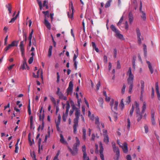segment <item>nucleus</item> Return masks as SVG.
<instances>
[{
	"label": "nucleus",
	"instance_id": "1",
	"mask_svg": "<svg viewBox=\"0 0 160 160\" xmlns=\"http://www.w3.org/2000/svg\"><path fill=\"white\" fill-rule=\"evenodd\" d=\"M110 28L112 31L115 33V36L121 40H124L123 35L120 33L119 31L118 30L115 26L112 24Z\"/></svg>",
	"mask_w": 160,
	"mask_h": 160
},
{
	"label": "nucleus",
	"instance_id": "2",
	"mask_svg": "<svg viewBox=\"0 0 160 160\" xmlns=\"http://www.w3.org/2000/svg\"><path fill=\"white\" fill-rule=\"evenodd\" d=\"M70 108V105L68 101H67L66 103V111L65 113H63L62 118L64 122L66 121V118L68 116L69 109Z\"/></svg>",
	"mask_w": 160,
	"mask_h": 160
},
{
	"label": "nucleus",
	"instance_id": "3",
	"mask_svg": "<svg viewBox=\"0 0 160 160\" xmlns=\"http://www.w3.org/2000/svg\"><path fill=\"white\" fill-rule=\"evenodd\" d=\"M102 134L103 136V142L106 144H108L109 142V138L107 130L103 129L102 130Z\"/></svg>",
	"mask_w": 160,
	"mask_h": 160
},
{
	"label": "nucleus",
	"instance_id": "4",
	"mask_svg": "<svg viewBox=\"0 0 160 160\" xmlns=\"http://www.w3.org/2000/svg\"><path fill=\"white\" fill-rule=\"evenodd\" d=\"M78 145L77 144L74 143L73 145V147L72 148L73 150L72 149L70 148L69 147H68V149L69 151L71 152V154L72 155H75L78 152V149H77V146Z\"/></svg>",
	"mask_w": 160,
	"mask_h": 160
},
{
	"label": "nucleus",
	"instance_id": "5",
	"mask_svg": "<svg viewBox=\"0 0 160 160\" xmlns=\"http://www.w3.org/2000/svg\"><path fill=\"white\" fill-rule=\"evenodd\" d=\"M79 118L75 117L74 120V125H73V132L76 134L77 131V127L78 126V122Z\"/></svg>",
	"mask_w": 160,
	"mask_h": 160
},
{
	"label": "nucleus",
	"instance_id": "6",
	"mask_svg": "<svg viewBox=\"0 0 160 160\" xmlns=\"http://www.w3.org/2000/svg\"><path fill=\"white\" fill-rule=\"evenodd\" d=\"M69 6L70 8H71L72 10V12L71 14H70V15H69V12H68V16L69 18H71L72 19L73 18V14L74 7L73 6V3H72V1H71L69 3Z\"/></svg>",
	"mask_w": 160,
	"mask_h": 160
},
{
	"label": "nucleus",
	"instance_id": "7",
	"mask_svg": "<svg viewBox=\"0 0 160 160\" xmlns=\"http://www.w3.org/2000/svg\"><path fill=\"white\" fill-rule=\"evenodd\" d=\"M119 146L122 148L124 153H127L128 152V144L126 142H124L123 145H119Z\"/></svg>",
	"mask_w": 160,
	"mask_h": 160
},
{
	"label": "nucleus",
	"instance_id": "8",
	"mask_svg": "<svg viewBox=\"0 0 160 160\" xmlns=\"http://www.w3.org/2000/svg\"><path fill=\"white\" fill-rule=\"evenodd\" d=\"M142 2L141 1L140 2V8H139V11L140 12H141L142 13V15L141 16L142 18L143 19V20L145 21L146 20V15L145 12H144L143 11H142Z\"/></svg>",
	"mask_w": 160,
	"mask_h": 160
},
{
	"label": "nucleus",
	"instance_id": "9",
	"mask_svg": "<svg viewBox=\"0 0 160 160\" xmlns=\"http://www.w3.org/2000/svg\"><path fill=\"white\" fill-rule=\"evenodd\" d=\"M73 87V84L72 82V81H70L69 83V86L67 89V94H68L72 92V91Z\"/></svg>",
	"mask_w": 160,
	"mask_h": 160
},
{
	"label": "nucleus",
	"instance_id": "10",
	"mask_svg": "<svg viewBox=\"0 0 160 160\" xmlns=\"http://www.w3.org/2000/svg\"><path fill=\"white\" fill-rule=\"evenodd\" d=\"M113 151L114 152H116V154L117 155V160H118L119 157V150L118 148H116L115 147V145L113 146Z\"/></svg>",
	"mask_w": 160,
	"mask_h": 160
},
{
	"label": "nucleus",
	"instance_id": "11",
	"mask_svg": "<svg viewBox=\"0 0 160 160\" xmlns=\"http://www.w3.org/2000/svg\"><path fill=\"white\" fill-rule=\"evenodd\" d=\"M156 92L157 94L158 99L160 101V93L159 92V87L158 82H157L155 84Z\"/></svg>",
	"mask_w": 160,
	"mask_h": 160
},
{
	"label": "nucleus",
	"instance_id": "12",
	"mask_svg": "<svg viewBox=\"0 0 160 160\" xmlns=\"http://www.w3.org/2000/svg\"><path fill=\"white\" fill-rule=\"evenodd\" d=\"M154 111H152L151 114V122L153 126H155L156 125V122L154 118Z\"/></svg>",
	"mask_w": 160,
	"mask_h": 160
},
{
	"label": "nucleus",
	"instance_id": "13",
	"mask_svg": "<svg viewBox=\"0 0 160 160\" xmlns=\"http://www.w3.org/2000/svg\"><path fill=\"white\" fill-rule=\"evenodd\" d=\"M129 21L130 24H132L133 20V17L132 13L130 12L128 15Z\"/></svg>",
	"mask_w": 160,
	"mask_h": 160
},
{
	"label": "nucleus",
	"instance_id": "14",
	"mask_svg": "<svg viewBox=\"0 0 160 160\" xmlns=\"http://www.w3.org/2000/svg\"><path fill=\"white\" fill-rule=\"evenodd\" d=\"M103 150L104 149L102 144L101 142V159L102 160H104V156L103 153Z\"/></svg>",
	"mask_w": 160,
	"mask_h": 160
},
{
	"label": "nucleus",
	"instance_id": "15",
	"mask_svg": "<svg viewBox=\"0 0 160 160\" xmlns=\"http://www.w3.org/2000/svg\"><path fill=\"white\" fill-rule=\"evenodd\" d=\"M60 142L61 143L63 144H68L67 142L66 141L63 136V135L62 134H60Z\"/></svg>",
	"mask_w": 160,
	"mask_h": 160
},
{
	"label": "nucleus",
	"instance_id": "16",
	"mask_svg": "<svg viewBox=\"0 0 160 160\" xmlns=\"http://www.w3.org/2000/svg\"><path fill=\"white\" fill-rule=\"evenodd\" d=\"M135 104L136 106V114L140 113V108L139 107V104L136 101L135 102Z\"/></svg>",
	"mask_w": 160,
	"mask_h": 160
},
{
	"label": "nucleus",
	"instance_id": "17",
	"mask_svg": "<svg viewBox=\"0 0 160 160\" xmlns=\"http://www.w3.org/2000/svg\"><path fill=\"white\" fill-rule=\"evenodd\" d=\"M147 63L148 65V68H149V70L150 72L151 73V74L153 73V69L152 67L150 62L149 61H147Z\"/></svg>",
	"mask_w": 160,
	"mask_h": 160
},
{
	"label": "nucleus",
	"instance_id": "18",
	"mask_svg": "<svg viewBox=\"0 0 160 160\" xmlns=\"http://www.w3.org/2000/svg\"><path fill=\"white\" fill-rule=\"evenodd\" d=\"M44 24L48 29L49 30H50L51 29V27L50 24L47 20H44Z\"/></svg>",
	"mask_w": 160,
	"mask_h": 160
},
{
	"label": "nucleus",
	"instance_id": "19",
	"mask_svg": "<svg viewBox=\"0 0 160 160\" xmlns=\"http://www.w3.org/2000/svg\"><path fill=\"white\" fill-rule=\"evenodd\" d=\"M57 90L58 91L56 92V94L58 96L59 98V99H61L62 97L63 96V95L61 92L60 91V89L59 88H58Z\"/></svg>",
	"mask_w": 160,
	"mask_h": 160
},
{
	"label": "nucleus",
	"instance_id": "20",
	"mask_svg": "<svg viewBox=\"0 0 160 160\" xmlns=\"http://www.w3.org/2000/svg\"><path fill=\"white\" fill-rule=\"evenodd\" d=\"M42 12L44 15V20H47V18H49L50 17L49 11H42Z\"/></svg>",
	"mask_w": 160,
	"mask_h": 160
},
{
	"label": "nucleus",
	"instance_id": "21",
	"mask_svg": "<svg viewBox=\"0 0 160 160\" xmlns=\"http://www.w3.org/2000/svg\"><path fill=\"white\" fill-rule=\"evenodd\" d=\"M8 9L9 11V13H11L12 12V7L10 3H8L5 6Z\"/></svg>",
	"mask_w": 160,
	"mask_h": 160
},
{
	"label": "nucleus",
	"instance_id": "22",
	"mask_svg": "<svg viewBox=\"0 0 160 160\" xmlns=\"http://www.w3.org/2000/svg\"><path fill=\"white\" fill-rule=\"evenodd\" d=\"M92 44L93 49L95 50L97 52H99V50L98 48L96 47L95 43L94 42H92Z\"/></svg>",
	"mask_w": 160,
	"mask_h": 160
},
{
	"label": "nucleus",
	"instance_id": "23",
	"mask_svg": "<svg viewBox=\"0 0 160 160\" xmlns=\"http://www.w3.org/2000/svg\"><path fill=\"white\" fill-rule=\"evenodd\" d=\"M128 84L130 85L129 90V93H131L132 92V90L133 88V82H130V81L128 82Z\"/></svg>",
	"mask_w": 160,
	"mask_h": 160
},
{
	"label": "nucleus",
	"instance_id": "24",
	"mask_svg": "<svg viewBox=\"0 0 160 160\" xmlns=\"http://www.w3.org/2000/svg\"><path fill=\"white\" fill-rule=\"evenodd\" d=\"M134 78V76L132 74L129 75V77L128 78L127 81L128 82L130 81V82H133V80Z\"/></svg>",
	"mask_w": 160,
	"mask_h": 160
},
{
	"label": "nucleus",
	"instance_id": "25",
	"mask_svg": "<svg viewBox=\"0 0 160 160\" xmlns=\"http://www.w3.org/2000/svg\"><path fill=\"white\" fill-rule=\"evenodd\" d=\"M136 117L137 118V120L138 122H139L142 117V114L138 113L136 114Z\"/></svg>",
	"mask_w": 160,
	"mask_h": 160
},
{
	"label": "nucleus",
	"instance_id": "26",
	"mask_svg": "<svg viewBox=\"0 0 160 160\" xmlns=\"http://www.w3.org/2000/svg\"><path fill=\"white\" fill-rule=\"evenodd\" d=\"M82 132H83V135H82V139L84 140H85L86 138V130L84 128H82Z\"/></svg>",
	"mask_w": 160,
	"mask_h": 160
},
{
	"label": "nucleus",
	"instance_id": "27",
	"mask_svg": "<svg viewBox=\"0 0 160 160\" xmlns=\"http://www.w3.org/2000/svg\"><path fill=\"white\" fill-rule=\"evenodd\" d=\"M19 41H14L12 42L11 44H10L12 46V47H14V46H17L18 44V43Z\"/></svg>",
	"mask_w": 160,
	"mask_h": 160
},
{
	"label": "nucleus",
	"instance_id": "28",
	"mask_svg": "<svg viewBox=\"0 0 160 160\" xmlns=\"http://www.w3.org/2000/svg\"><path fill=\"white\" fill-rule=\"evenodd\" d=\"M52 46H50L49 47L48 51V56L50 57L52 55Z\"/></svg>",
	"mask_w": 160,
	"mask_h": 160
},
{
	"label": "nucleus",
	"instance_id": "29",
	"mask_svg": "<svg viewBox=\"0 0 160 160\" xmlns=\"http://www.w3.org/2000/svg\"><path fill=\"white\" fill-rule=\"evenodd\" d=\"M80 111L79 109H76L75 112V117L79 118L80 114Z\"/></svg>",
	"mask_w": 160,
	"mask_h": 160
},
{
	"label": "nucleus",
	"instance_id": "30",
	"mask_svg": "<svg viewBox=\"0 0 160 160\" xmlns=\"http://www.w3.org/2000/svg\"><path fill=\"white\" fill-rule=\"evenodd\" d=\"M143 47L144 55L145 57H146L147 54V46L145 44H143Z\"/></svg>",
	"mask_w": 160,
	"mask_h": 160
},
{
	"label": "nucleus",
	"instance_id": "31",
	"mask_svg": "<svg viewBox=\"0 0 160 160\" xmlns=\"http://www.w3.org/2000/svg\"><path fill=\"white\" fill-rule=\"evenodd\" d=\"M27 66V63L26 62V59H24V61L23 62V64L21 65V68L23 70L25 68V66Z\"/></svg>",
	"mask_w": 160,
	"mask_h": 160
},
{
	"label": "nucleus",
	"instance_id": "32",
	"mask_svg": "<svg viewBox=\"0 0 160 160\" xmlns=\"http://www.w3.org/2000/svg\"><path fill=\"white\" fill-rule=\"evenodd\" d=\"M112 1V0H109L106 3L105 6V7L106 8H107L109 7L110 6L111 3Z\"/></svg>",
	"mask_w": 160,
	"mask_h": 160
},
{
	"label": "nucleus",
	"instance_id": "33",
	"mask_svg": "<svg viewBox=\"0 0 160 160\" xmlns=\"http://www.w3.org/2000/svg\"><path fill=\"white\" fill-rule=\"evenodd\" d=\"M134 107L133 105H132V108L130 110L129 113L130 116L131 117L133 115V112L134 111Z\"/></svg>",
	"mask_w": 160,
	"mask_h": 160
},
{
	"label": "nucleus",
	"instance_id": "34",
	"mask_svg": "<svg viewBox=\"0 0 160 160\" xmlns=\"http://www.w3.org/2000/svg\"><path fill=\"white\" fill-rule=\"evenodd\" d=\"M12 47V46H11V44H9L8 46H7L6 47H5L4 48V51L5 52H7Z\"/></svg>",
	"mask_w": 160,
	"mask_h": 160
},
{
	"label": "nucleus",
	"instance_id": "35",
	"mask_svg": "<svg viewBox=\"0 0 160 160\" xmlns=\"http://www.w3.org/2000/svg\"><path fill=\"white\" fill-rule=\"evenodd\" d=\"M118 101H115L114 105L113 110L115 111H117L118 110Z\"/></svg>",
	"mask_w": 160,
	"mask_h": 160
},
{
	"label": "nucleus",
	"instance_id": "36",
	"mask_svg": "<svg viewBox=\"0 0 160 160\" xmlns=\"http://www.w3.org/2000/svg\"><path fill=\"white\" fill-rule=\"evenodd\" d=\"M44 111H43L42 115L41 114H39V119L40 120L42 121H43V119L44 117Z\"/></svg>",
	"mask_w": 160,
	"mask_h": 160
},
{
	"label": "nucleus",
	"instance_id": "37",
	"mask_svg": "<svg viewBox=\"0 0 160 160\" xmlns=\"http://www.w3.org/2000/svg\"><path fill=\"white\" fill-rule=\"evenodd\" d=\"M39 72H41L40 74V76L41 77V78L42 80H43V76H42V69H39L37 72V75H38L39 76Z\"/></svg>",
	"mask_w": 160,
	"mask_h": 160
},
{
	"label": "nucleus",
	"instance_id": "38",
	"mask_svg": "<svg viewBox=\"0 0 160 160\" xmlns=\"http://www.w3.org/2000/svg\"><path fill=\"white\" fill-rule=\"evenodd\" d=\"M71 107L72 108V109H73V110H75V109H76H76H78L77 108H76L75 105L74 104L73 102L72 101H71Z\"/></svg>",
	"mask_w": 160,
	"mask_h": 160
},
{
	"label": "nucleus",
	"instance_id": "39",
	"mask_svg": "<svg viewBox=\"0 0 160 160\" xmlns=\"http://www.w3.org/2000/svg\"><path fill=\"white\" fill-rule=\"evenodd\" d=\"M119 106L122 107V109H123L124 107V105L123 103V99H122L120 103L119 104Z\"/></svg>",
	"mask_w": 160,
	"mask_h": 160
},
{
	"label": "nucleus",
	"instance_id": "40",
	"mask_svg": "<svg viewBox=\"0 0 160 160\" xmlns=\"http://www.w3.org/2000/svg\"><path fill=\"white\" fill-rule=\"evenodd\" d=\"M83 160H85V158L87 159V160H90L88 157H87V154L86 152H83Z\"/></svg>",
	"mask_w": 160,
	"mask_h": 160
},
{
	"label": "nucleus",
	"instance_id": "41",
	"mask_svg": "<svg viewBox=\"0 0 160 160\" xmlns=\"http://www.w3.org/2000/svg\"><path fill=\"white\" fill-rule=\"evenodd\" d=\"M136 31L137 34V37L140 36L141 35V33L139 29L138 28H136Z\"/></svg>",
	"mask_w": 160,
	"mask_h": 160
},
{
	"label": "nucleus",
	"instance_id": "42",
	"mask_svg": "<svg viewBox=\"0 0 160 160\" xmlns=\"http://www.w3.org/2000/svg\"><path fill=\"white\" fill-rule=\"evenodd\" d=\"M131 102V96H128L126 98V103L128 105Z\"/></svg>",
	"mask_w": 160,
	"mask_h": 160
},
{
	"label": "nucleus",
	"instance_id": "43",
	"mask_svg": "<svg viewBox=\"0 0 160 160\" xmlns=\"http://www.w3.org/2000/svg\"><path fill=\"white\" fill-rule=\"evenodd\" d=\"M128 125H127V129L128 130L130 129V119L128 118L127 119Z\"/></svg>",
	"mask_w": 160,
	"mask_h": 160
},
{
	"label": "nucleus",
	"instance_id": "44",
	"mask_svg": "<svg viewBox=\"0 0 160 160\" xmlns=\"http://www.w3.org/2000/svg\"><path fill=\"white\" fill-rule=\"evenodd\" d=\"M126 88V85L124 84H123L122 88V91H121L122 93V94H124V93Z\"/></svg>",
	"mask_w": 160,
	"mask_h": 160
},
{
	"label": "nucleus",
	"instance_id": "45",
	"mask_svg": "<svg viewBox=\"0 0 160 160\" xmlns=\"http://www.w3.org/2000/svg\"><path fill=\"white\" fill-rule=\"evenodd\" d=\"M33 33V30H32L31 32L30 33L29 36L28 37V39L29 40H31L32 38V35Z\"/></svg>",
	"mask_w": 160,
	"mask_h": 160
},
{
	"label": "nucleus",
	"instance_id": "46",
	"mask_svg": "<svg viewBox=\"0 0 160 160\" xmlns=\"http://www.w3.org/2000/svg\"><path fill=\"white\" fill-rule=\"evenodd\" d=\"M112 110L113 111V115H114V119H115V120H117L118 119V116H117V113L116 112H115L113 111L112 109Z\"/></svg>",
	"mask_w": 160,
	"mask_h": 160
},
{
	"label": "nucleus",
	"instance_id": "47",
	"mask_svg": "<svg viewBox=\"0 0 160 160\" xmlns=\"http://www.w3.org/2000/svg\"><path fill=\"white\" fill-rule=\"evenodd\" d=\"M140 82L141 84V89H142L143 90V88H144V82L143 81L141 80Z\"/></svg>",
	"mask_w": 160,
	"mask_h": 160
},
{
	"label": "nucleus",
	"instance_id": "48",
	"mask_svg": "<svg viewBox=\"0 0 160 160\" xmlns=\"http://www.w3.org/2000/svg\"><path fill=\"white\" fill-rule=\"evenodd\" d=\"M15 152L16 153H18V143H16V144L15 145Z\"/></svg>",
	"mask_w": 160,
	"mask_h": 160
},
{
	"label": "nucleus",
	"instance_id": "49",
	"mask_svg": "<svg viewBox=\"0 0 160 160\" xmlns=\"http://www.w3.org/2000/svg\"><path fill=\"white\" fill-rule=\"evenodd\" d=\"M48 135H46L45 136L44 141H45V142H47L48 137H50V131H48Z\"/></svg>",
	"mask_w": 160,
	"mask_h": 160
},
{
	"label": "nucleus",
	"instance_id": "50",
	"mask_svg": "<svg viewBox=\"0 0 160 160\" xmlns=\"http://www.w3.org/2000/svg\"><path fill=\"white\" fill-rule=\"evenodd\" d=\"M145 129V132L146 133H147L148 132V127L147 125H145L144 126Z\"/></svg>",
	"mask_w": 160,
	"mask_h": 160
},
{
	"label": "nucleus",
	"instance_id": "51",
	"mask_svg": "<svg viewBox=\"0 0 160 160\" xmlns=\"http://www.w3.org/2000/svg\"><path fill=\"white\" fill-rule=\"evenodd\" d=\"M123 16H122L121 17L120 20H119V22L117 23V25L118 26H119L120 25L121 23L122 22L123 20Z\"/></svg>",
	"mask_w": 160,
	"mask_h": 160
},
{
	"label": "nucleus",
	"instance_id": "52",
	"mask_svg": "<svg viewBox=\"0 0 160 160\" xmlns=\"http://www.w3.org/2000/svg\"><path fill=\"white\" fill-rule=\"evenodd\" d=\"M17 18V17H16V16L15 17L13 18L9 22V23H13L14 22L15 20Z\"/></svg>",
	"mask_w": 160,
	"mask_h": 160
},
{
	"label": "nucleus",
	"instance_id": "53",
	"mask_svg": "<svg viewBox=\"0 0 160 160\" xmlns=\"http://www.w3.org/2000/svg\"><path fill=\"white\" fill-rule=\"evenodd\" d=\"M23 37L24 40L26 42L27 40V35L25 32H23Z\"/></svg>",
	"mask_w": 160,
	"mask_h": 160
},
{
	"label": "nucleus",
	"instance_id": "54",
	"mask_svg": "<svg viewBox=\"0 0 160 160\" xmlns=\"http://www.w3.org/2000/svg\"><path fill=\"white\" fill-rule=\"evenodd\" d=\"M33 60V58L32 57H31L28 60V63L29 64H31Z\"/></svg>",
	"mask_w": 160,
	"mask_h": 160
},
{
	"label": "nucleus",
	"instance_id": "55",
	"mask_svg": "<svg viewBox=\"0 0 160 160\" xmlns=\"http://www.w3.org/2000/svg\"><path fill=\"white\" fill-rule=\"evenodd\" d=\"M28 114L29 115H31V109H30V104H28Z\"/></svg>",
	"mask_w": 160,
	"mask_h": 160
},
{
	"label": "nucleus",
	"instance_id": "56",
	"mask_svg": "<svg viewBox=\"0 0 160 160\" xmlns=\"http://www.w3.org/2000/svg\"><path fill=\"white\" fill-rule=\"evenodd\" d=\"M30 134L29 133L28 134V140L29 141L30 145L32 146V141L31 140V138L30 137Z\"/></svg>",
	"mask_w": 160,
	"mask_h": 160
},
{
	"label": "nucleus",
	"instance_id": "57",
	"mask_svg": "<svg viewBox=\"0 0 160 160\" xmlns=\"http://www.w3.org/2000/svg\"><path fill=\"white\" fill-rule=\"evenodd\" d=\"M95 152L96 154L98 153V145L96 144H95Z\"/></svg>",
	"mask_w": 160,
	"mask_h": 160
},
{
	"label": "nucleus",
	"instance_id": "58",
	"mask_svg": "<svg viewBox=\"0 0 160 160\" xmlns=\"http://www.w3.org/2000/svg\"><path fill=\"white\" fill-rule=\"evenodd\" d=\"M8 36L7 35L4 39V45L6 46L7 44V40L8 39Z\"/></svg>",
	"mask_w": 160,
	"mask_h": 160
},
{
	"label": "nucleus",
	"instance_id": "59",
	"mask_svg": "<svg viewBox=\"0 0 160 160\" xmlns=\"http://www.w3.org/2000/svg\"><path fill=\"white\" fill-rule=\"evenodd\" d=\"M114 103V100L113 99H112L111 101L110 102V105L111 106V109H112V107L113 106Z\"/></svg>",
	"mask_w": 160,
	"mask_h": 160
},
{
	"label": "nucleus",
	"instance_id": "60",
	"mask_svg": "<svg viewBox=\"0 0 160 160\" xmlns=\"http://www.w3.org/2000/svg\"><path fill=\"white\" fill-rule=\"evenodd\" d=\"M146 108V104L145 102H143V106L142 107V109L145 110Z\"/></svg>",
	"mask_w": 160,
	"mask_h": 160
},
{
	"label": "nucleus",
	"instance_id": "61",
	"mask_svg": "<svg viewBox=\"0 0 160 160\" xmlns=\"http://www.w3.org/2000/svg\"><path fill=\"white\" fill-rule=\"evenodd\" d=\"M95 123L98 125L99 122V118L98 117H96L95 118Z\"/></svg>",
	"mask_w": 160,
	"mask_h": 160
},
{
	"label": "nucleus",
	"instance_id": "62",
	"mask_svg": "<svg viewBox=\"0 0 160 160\" xmlns=\"http://www.w3.org/2000/svg\"><path fill=\"white\" fill-rule=\"evenodd\" d=\"M113 53H114V57L115 58H116V56H117V50L116 48H115L114 49Z\"/></svg>",
	"mask_w": 160,
	"mask_h": 160
},
{
	"label": "nucleus",
	"instance_id": "63",
	"mask_svg": "<svg viewBox=\"0 0 160 160\" xmlns=\"http://www.w3.org/2000/svg\"><path fill=\"white\" fill-rule=\"evenodd\" d=\"M100 87V81H99L97 85V91H98Z\"/></svg>",
	"mask_w": 160,
	"mask_h": 160
},
{
	"label": "nucleus",
	"instance_id": "64",
	"mask_svg": "<svg viewBox=\"0 0 160 160\" xmlns=\"http://www.w3.org/2000/svg\"><path fill=\"white\" fill-rule=\"evenodd\" d=\"M117 68L118 69H120L121 68V65L119 61H117Z\"/></svg>",
	"mask_w": 160,
	"mask_h": 160
}]
</instances>
